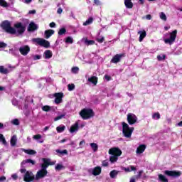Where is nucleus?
I'll return each mask as SVG.
<instances>
[{
  "label": "nucleus",
  "instance_id": "c9c22d12",
  "mask_svg": "<svg viewBox=\"0 0 182 182\" xmlns=\"http://www.w3.org/2000/svg\"><path fill=\"white\" fill-rule=\"evenodd\" d=\"M65 127L61 126V127H57L56 130L58 133H62L63 132H65Z\"/></svg>",
  "mask_w": 182,
  "mask_h": 182
},
{
  "label": "nucleus",
  "instance_id": "e2e57ef3",
  "mask_svg": "<svg viewBox=\"0 0 182 182\" xmlns=\"http://www.w3.org/2000/svg\"><path fill=\"white\" fill-rule=\"evenodd\" d=\"M39 59H41V55H35L34 56V60H38Z\"/></svg>",
  "mask_w": 182,
  "mask_h": 182
},
{
  "label": "nucleus",
  "instance_id": "8fccbe9b",
  "mask_svg": "<svg viewBox=\"0 0 182 182\" xmlns=\"http://www.w3.org/2000/svg\"><path fill=\"white\" fill-rule=\"evenodd\" d=\"M109 166V161H102V166L103 167H107Z\"/></svg>",
  "mask_w": 182,
  "mask_h": 182
},
{
  "label": "nucleus",
  "instance_id": "7c9ffc66",
  "mask_svg": "<svg viewBox=\"0 0 182 182\" xmlns=\"http://www.w3.org/2000/svg\"><path fill=\"white\" fill-rule=\"evenodd\" d=\"M123 170H124V171H126L127 173H130V171H134V170H136V167L133 166H129L127 168H124Z\"/></svg>",
  "mask_w": 182,
  "mask_h": 182
},
{
  "label": "nucleus",
  "instance_id": "c03bdc74",
  "mask_svg": "<svg viewBox=\"0 0 182 182\" xmlns=\"http://www.w3.org/2000/svg\"><path fill=\"white\" fill-rule=\"evenodd\" d=\"M68 90L72 92L75 89V84H69L68 85Z\"/></svg>",
  "mask_w": 182,
  "mask_h": 182
},
{
  "label": "nucleus",
  "instance_id": "423d86ee",
  "mask_svg": "<svg viewBox=\"0 0 182 182\" xmlns=\"http://www.w3.org/2000/svg\"><path fill=\"white\" fill-rule=\"evenodd\" d=\"M21 173H26L23 177V180L26 182H31L33 181L35 176H33V173L29 171H26V169L25 168H21L20 170Z\"/></svg>",
  "mask_w": 182,
  "mask_h": 182
},
{
  "label": "nucleus",
  "instance_id": "79ce46f5",
  "mask_svg": "<svg viewBox=\"0 0 182 182\" xmlns=\"http://www.w3.org/2000/svg\"><path fill=\"white\" fill-rule=\"evenodd\" d=\"M63 168H65V167L63 166V165L62 164H57L55 167V169L57 170V171H60L62 170Z\"/></svg>",
  "mask_w": 182,
  "mask_h": 182
},
{
  "label": "nucleus",
  "instance_id": "58836bf2",
  "mask_svg": "<svg viewBox=\"0 0 182 182\" xmlns=\"http://www.w3.org/2000/svg\"><path fill=\"white\" fill-rule=\"evenodd\" d=\"M71 72H72V73H74L75 75H76L77 73H79V68L78 67L72 68Z\"/></svg>",
  "mask_w": 182,
  "mask_h": 182
},
{
  "label": "nucleus",
  "instance_id": "1a4fd4ad",
  "mask_svg": "<svg viewBox=\"0 0 182 182\" xmlns=\"http://www.w3.org/2000/svg\"><path fill=\"white\" fill-rule=\"evenodd\" d=\"M1 26L3 29L6 31V32H8V33H12L14 32L13 28L11 27V23H9V21H8L3 22Z\"/></svg>",
  "mask_w": 182,
  "mask_h": 182
},
{
  "label": "nucleus",
  "instance_id": "603ef678",
  "mask_svg": "<svg viewBox=\"0 0 182 182\" xmlns=\"http://www.w3.org/2000/svg\"><path fill=\"white\" fill-rule=\"evenodd\" d=\"M60 119H63V115H60L58 117H56L55 119H54V121L55 122H58V120H60Z\"/></svg>",
  "mask_w": 182,
  "mask_h": 182
},
{
  "label": "nucleus",
  "instance_id": "9d476101",
  "mask_svg": "<svg viewBox=\"0 0 182 182\" xmlns=\"http://www.w3.org/2000/svg\"><path fill=\"white\" fill-rule=\"evenodd\" d=\"M127 122L129 124H134L137 122V117L134 114L129 113L127 114Z\"/></svg>",
  "mask_w": 182,
  "mask_h": 182
},
{
  "label": "nucleus",
  "instance_id": "b1692460",
  "mask_svg": "<svg viewBox=\"0 0 182 182\" xmlns=\"http://www.w3.org/2000/svg\"><path fill=\"white\" fill-rule=\"evenodd\" d=\"M53 53L50 50H47L44 52V58L45 59H50L52 58Z\"/></svg>",
  "mask_w": 182,
  "mask_h": 182
},
{
  "label": "nucleus",
  "instance_id": "4468645a",
  "mask_svg": "<svg viewBox=\"0 0 182 182\" xmlns=\"http://www.w3.org/2000/svg\"><path fill=\"white\" fill-rule=\"evenodd\" d=\"M122 58H123V54H117L112 58L111 62L112 63H119Z\"/></svg>",
  "mask_w": 182,
  "mask_h": 182
},
{
  "label": "nucleus",
  "instance_id": "09e8293b",
  "mask_svg": "<svg viewBox=\"0 0 182 182\" xmlns=\"http://www.w3.org/2000/svg\"><path fill=\"white\" fill-rule=\"evenodd\" d=\"M11 123L16 126H18L19 124V120H18V119H15L11 121Z\"/></svg>",
  "mask_w": 182,
  "mask_h": 182
},
{
  "label": "nucleus",
  "instance_id": "aec40b11",
  "mask_svg": "<svg viewBox=\"0 0 182 182\" xmlns=\"http://www.w3.org/2000/svg\"><path fill=\"white\" fill-rule=\"evenodd\" d=\"M18 141V138H16V135H14L11 138L10 144L12 147H15L16 146V142Z\"/></svg>",
  "mask_w": 182,
  "mask_h": 182
},
{
  "label": "nucleus",
  "instance_id": "6e6552de",
  "mask_svg": "<svg viewBox=\"0 0 182 182\" xmlns=\"http://www.w3.org/2000/svg\"><path fill=\"white\" fill-rule=\"evenodd\" d=\"M176 38H177V30H175L170 33V38H165L164 40L165 43H168V45H173L176 41Z\"/></svg>",
  "mask_w": 182,
  "mask_h": 182
},
{
  "label": "nucleus",
  "instance_id": "5fc2aeb1",
  "mask_svg": "<svg viewBox=\"0 0 182 182\" xmlns=\"http://www.w3.org/2000/svg\"><path fill=\"white\" fill-rule=\"evenodd\" d=\"M6 43L4 42H0V48H6Z\"/></svg>",
  "mask_w": 182,
  "mask_h": 182
},
{
  "label": "nucleus",
  "instance_id": "dca6fc26",
  "mask_svg": "<svg viewBox=\"0 0 182 182\" xmlns=\"http://www.w3.org/2000/svg\"><path fill=\"white\" fill-rule=\"evenodd\" d=\"M144 150H146L145 145H139L136 149V154H141V153H144Z\"/></svg>",
  "mask_w": 182,
  "mask_h": 182
},
{
  "label": "nucleus",
  "instance_id": "c85d7f7f",
  "mask_svg": "<svg viewBox=\"0 0 182 182\" xmlns=\"http://www.w3.org/2000/svg\"><path fill=\"white\" fill-rule=\"evenodd\" d=\"M55 151L58 154V156H65L68 154V150H60V149H56Z\"/></svg>",
  "mask_w": 182,
  "mask_h": 182
},
{
  "label": "nucleus",
  "instance_id": "052dcab7",
  "mask_svg": "<svg viewBox=\"0 0 182 182\" xmlns=\"http://www.w3.org/2000/svg\"><path fill=\"white\" fill-rule=\"evenodd\" d=\"M28 14H29L30 15L36 14V10L29 11H28Z\"/></svg>",
  "mask_w": 182,
  "mask_h": 182
},
{
  "label": "nucleus",
  "instance_id": "680f3d73",
  "mask_svg": "<svg viewBox=\"0 0 182 182\" xmlns=\"http://www.w3.org/2000/svg\"><path fill=\"white\" fill-rule=\"evenodd\" d=\"M12 103H13L14 106H16V105H18V101L16 100H14L12 101Z\"/></svg>",
  "mask_w": 182,
  "mask_h": 182
},
{
  "label": "nucleus",
  "instance_id": "f03ea898",
  "mask_svg": "<svg viewBox=\"0 0 182 182\" xmlns=\"http://www.w3.org/2000/svg\"><path fill=\"white\" fill-rule=\"evenodd\" d=\"M109 154H110L109 161L111 163H116L119 157L122 156V150L119 148H112L109 150Z\"/></svg>",
  "mask_w": 182,
  "mask_h": 182
},
{
  "label": "nucleus",
  "instance_id": "49530a36",
  "mask_svg": "<svg viewBox=\"0 0 182 182\" xmlns=\"http://www.w3.org/2000/svg\"><path fill=\"white\" fill-rule=\"evenodd\" d=\"M157 59L158 60H164V59H166V55H158Z\"/></svg>",
  "mask_w": 182,
  "mask_h": 182
},
{
  "label": "nucleus",
  "instance_id": "2f4dec72",
  "mask_svg": "<svg viewBox=\"0 0 182 182\" xmlns=\"http://www.w3.org/2000/svg\"><path fill=\"white\" fill-rule=\"evenodd\" d=\"M159 18L160 19H161V21H164L165 22L166 21H167V16H166V14H164V12L159 13Z\"/></svg>",
  "mask_w": 182,
  "mask_h": 182
},
{
  "label": "nucleus",
  "instance_id": "f257e3e1",
  "mask_svg": "<svg viewBox=\"0 0 182 182\" xmlns=\"http://www.w3.org/2000/svg\"><path fill=\"white\" fill-rule=\"evenodd\" d=\"M43 164L41 165V170H39L36 175V180H41V178H43L48 174V171L46 168L49 167V166H55L56 164V161H52L50 159H43Z\"/></svg>",
  "mask_w": 182,
  "mask_h": 182
},
{
  "label": "nucleus",
  "instance_id": "338daca9",
  "mask_svg": "<svg viewBox=\"0 0 182 182\" xmlns=\"http://www.w3.org/2000/svg\"><path fill=\"white\" fill-rule=\"evenodd\" d=\"M105 77L106 80H107L108 82L111 79L110 76H109V75H105Z\"/></svg>",
  "mask_w": 182,
  "mask_h": 182
},
{
  "label": "nucleus",
  "instance_id": "4be33fe9",
  "mask_svg": "<svg viewBox=\"0 0 182 182\" xmlns=\"http://www.w3.org/2000/svg\"><path fill=\"white\" fill-rule=\"evenodd\" d=\"M45 36H46V39H49V38L53 35V33H55V31L53 30H47L45 31Z\"/></svg>",
  "mask_w": 182,
  "mask_h": 182
},
{
  "label": "nucleus",
  "instance_id": "bf43d9fd",
  "mask_svg": "<svg viewBox=\"0 0 182 182\" xmlns=\"http://www.w3.org/2000/svg\"><path fill=\"white\" fill-rule=\"evenodd\" d=\"M86 141L85 140H82L80 142V147H82L83 144H85Z\"/></svg>",
  "mask_w": 182,
  "mask_h": 182
},
{
  "label": "nucleus",
  "instance_id": "20e7f679",
  "mask_svg": "<svg viewBox=\"0 0 182 182\" xmlns=\"http://www.w3.org/2000/svg\"><path fill=\"white\" fill-rule=\"evenodd\" d=\"M25 25L22 24V23H16L14 24V28H13L11 35H22V33L25 32Z\"/></svg>",
  "mask_w": 182,
  "mask_h": 182
},
{
  "label": "nucleus",
  "instance_id": "a878e982",
  "mask_svg": "<svg viewBox=\"0 0 182 182\" xmlns=\"http://www.w3.org/2000/svg\"><path fill=\"white\" fill-rule=\"evenodd\" d=\"M90 146L94 153H96V151H97V150L99 149V146L96 143H90Z\"/></svg>",
  "mask_w": 182,
  "mask_h": 182
},
{
  "label": "nucleus",
  "instance_id": "4c0bfd02",
  "mask_svg": "<svg viewBox=\"0 0 182 182\" xmlns=\"http://www.w3.org/2000/svg\"><path fill=\"white\" fill-rule=\"evenodd\" d=\"M85 45H95V41L93 40H84Z\"/></svg>",
  "mask_w": 182,
  "mask_h": 182
},
{
  "label": "nucleus",
  "instance_id": "e433bc0d",
  "mask_svg": "<svg viewBox=\"0 0 182 182\" xmlns=\"http://www.w3.org/2000/svg\"><path fill=\"white\" fill-rule=\"evenodd\" d=\"M0 73L6 75V73H8V69L4 68V66H0Z\"/></svg>",
  "mask_w": 182,
  "mask_h": 182
},
{
  "label": "nucleus",
  "instance_id": "f704fd0d",
  "mask_svg": "<svg viewBox=\"0 0 182 182\" xmlns=\"http://www.w3.org/2000/svg\"><path fill=\"white\" fill-rule=\"evenodd\" d=\"M0 141L4 145L6 146V140H5V137L4 136L3 134H0Z\"/></svg>",
  "mask_w": 182,
  "mask_h": 182
},
{
  "label": "nucleus",
  "instance_id": "393cba45",
  "mask_svg": "<svg viewBox=\"0 0 182 182\" xmlns=\"http://www.w3.org/2000/svg\"><path fill=\"white\" fill-rule=\"evenodd\" d=\"M88 82H90L91 83H92V85L96 86V85H97V77L92 76V77L88 78Z\"/></svg>",
  "mask_w": 182,
  "mask_h": 182
},
{
  "label": "nucleus",
  "instance_id": "de8ad7c7",
  "mask_svg": "<svg viewBox=\"0 0 182 182\" xmlns=\"http://www.w3.org/2000/svg\"><path fill=\"white\" fill-rule=\"evenodd\" d=\"M66 33V29L65 28H60L58 31V35H64V33Z\"/></svg>",
  "mask_w": 182,
  "mask_h": 182
},
{
  "label": "nucleus",
  "instance_id": "3c124183",
  "mask_svg": "<svg viewBox=\"0 0 182 182\" xmlns=\"http://www.w3.org/2000/svg\"><path fill=\"white\" fill-rule=\"evenodd\" d=\"M97 41L100 43H102L103 42V41H105V38L104 37H99V38H97Z\"/></svg>",
  "mask_w": 182,
  "mask_h": 182
},
{
  "label": "nucleus",
  "instance_id": "cd10ccee",
  "mask_svg": "<svg viewBox=\"0 0 182 182\" xmlns=\"http://www.w3.org/2000/svg\"><path fill=\"white\" fill-rule=\"evenodd\" d=\"M30 163L31 164H32V166H34L35 164V161L32 160V159H26L24 160L21 162V166H25V164Z\"/></svg>",
  "mask_w": 182,
  "mask_h": 182
},
{
  "label": "nucleus",
  "instance_id": "39448f33",
  "mask_svg": "<svg viewBox=\"0 0 182 182\" xmlns=\"http://www.w3.org/2000/svg\"><path fill=\"white\" fill-rule=\"evenodd\" d=\"M134 130V128L129 127V124H127L125 122H122V133L124 137H127V139H130V137H132V134H133Z\"/></svg>",
  "mask_w": 182,
  "mask_h": 182
},
{
  "label": "nucleus",
  "instance_id": "9b49d317",
  "mask_svg": "<svg viewBox=\"0 0 182 182\" xmlns=\"http://www.w3.org/2000/svg\"><path fill=\"white\" fill-rule=\"evenodd\" d=\"M19 52L23 56H26L31 52V48L28 46H23L20 47Z\"/></svg>",
  "mask_w": 182,
  "mask_h": 182
},
{
  "label": "nucleus",
  "instance_id": "13d9d810",
  "mask_svg": "<svg viewBox=\"0 0 182 182\" xmlns=\"http://www.w3.org/2000/svg\"><path fill=\"white\" fill-rule=\"evenodd\" d=\"M11 177L14 180H16V178H18V175L16 173H14L11 176Z\"/></svg>",
  "mask_w": 182,
  "mask_h": 182
},
{
  "label": "nucleus",
  "instance_id": "6ab92c4d",
  "mask_svg": "<svg viewBox=\"0 0 182 182\" xmlns=\"http://www.w3.org/2000/svg\"><path fill=\"white\" fill-rule=\"evenodd\" d=\"M100 173H102V168H100V166H97L94 168L92 170L93 176H99Z\"/></svg>",
  "mask_w": 182,
  "mask_h": 182
},
{
  "label": "nucleus",
  "instance_id": "72a5a7b5",
  "mask_svg": "<svg viewBox=\"0 0 182 182\" xmlns=\"http://www.w3.org/2000/svg\"><path fill=\"white\" fill-rule=\"evenodd\" d=\"M152 119L154 120H159L160 119V113L159 112H155L152 114Z\"/></svg>",
  "mask_w": 182,
  "mask_h": 182
},
{
  "label": "nucleus",
  "instance_id": "a18cd8bd",
  "mask_svg": "<svg viewBox=\"0 0 182 182\" xmlns=\"http://www.w3.org/2000/svg\"><path fill=\"white\" fill-rule=\"evenodd\" d=\"M66 43H73V38L68 37L65 40Z\"/></svg>",
  "mask_w": 182,
  "mask_h": 182
},
{
  "label": "nucleus",
  "instance_id": "774afa93",
  "mask_svg": "<svg viewBox=\"0 0 182 182\" xmlns=\"http://www.w3.org/2000/svg\"><path fill=\"white\" fill-rule=\"evenodd\" d=\"M95 4L96 5H100V1H99V0H95Z\"/></svg>",
  "mask_w": 182,
  "mask_h": 182
},
{
  "label": "nucleus",
  "instance_id": "37998d69",
  "mask_svg": "<svg viewBox=\"0 0 182 182\" xmlns=\"http://www.w3.org/2000/svg\"><path fill=\"white\" fill-rule=\"evenodd\" d=\"M42 110L43 112H49V110H50V107L48 105L43 106Z\"/></svg>",
  "mask_w": 182,
  "mask_h": 182
},
{
  "label": "nucleus",
  "instance_id": "c756f323",
  "mask_svg": "<svg viewBox=\"0 0 182 182\" xmlns=\"http://www.w3.org/2000/svg\"><path fill=\"white\" fill-rule=\"evenodd\" d=\"M117 174H119V171L113 170L109 173V176L111 178H116V177H117Z\"/></svg>",
  "mask_w": 182,
  "mask_h": 182
},
{
  "label": "nucleus",
  "instance_id": "6e6d98bb",
  "mask_svg": "<svg viewBox=\"0 0 182 182\" xmlns=\"http://www.w3.org/2000/svg\"><path fill=\"white\" fill-rule=\"evenodd\" d=\"M55 26H56V23H55V22H51L50 23V28H55Z\"/></svg>",
  "mask_w": 182,
  "mask_h": 182
},
{
  "label": "nucleus",
  "instance_id": "a211bd4d",
  "mask_svg": "<svg viewBox=\"0 0 182 182\" xmlns=\"http://www.w3.org/2000/svg\"><path fill=\"white\" fill-rule=\"evenodd\" d=\"M36 29H38V26L35 24V23L31 22L28 26V31L29 32H32L33 31H36Z\"/></svg>",
  "mask_w": 182,
  "mask_h": 182
},
{
  "label": "nucleus",
  "instance_id": "2eb2a0df",
  "mask_svg": "<svg viewBox=\"0 0 182 182\" xmlns=\"http://www.w3.org/2000/svg\"><path fill=\"white\" fill-rule=\"evenodd\" d=\"M77 130H79V123L75 122L70 127L69 132L70 133H75L76 132H77Z\"/></svg>",
  "mask_w": 182,
  "mask_h": 182
},
{
  "label": "nucleus",
  "instance_id": "0e129e2a",
  "mask_svg": "<svg viewBox=\"0 0 182 182\" xmlns=\"http://www.w3.org/2000/svg\"><path fill=\"white\" fill-rule=\"evenodd\" d=\"M62 12H63V10L61 8H59L57 11L58 14H62Z\"/></svg>",
  "mask_w": 182,
  "mask_h": 182
},
{
  "label": "nucleus",
  "instance_id": "ea45409f",
  "mask_svg": "<svg viewBox=\"0 0 182 182\" xmlns=\"http://www.w3.org/2000/svg\"><path fill=\"white\" fill-rule=\"evenodd\" d=\"M0 6L6 8L8 7V3L5 0H0Z\"/></svg>",
  "mask_w": 182,
  "mask_h": 182
},
{
  "label": "nucleus",
  "instance_id": "0eeeda50",
  "mask_svg": "<svg viewBox=\"0 0 182 182\" xmlns=\"http://www.w3.org/2000/svg\"><path fill=\"white\" fill-rule=\"evenodd\" d=\"M32 42L38 43V45H40V46H43V48H49V46H50L49 41L41 38H33Z\"/></svg>",
  "mask_w": 182,
  "mask_h": 182
},
{
  "label": "nucleus",
  "instance_id": "f8f14e48",
  "mask_svg": "<svg viewBox=\"0 0 182 182\" xmlns=\"http://www.w3.org/2000/svg\"><path fill=\"white\" fill-rule=\"evenodd\" d=\"M165 174L170 177H180V176H181V172L176 171H165Z\"/></svg>",
  "mask_w": 182,
  "mask_h": 182
},
{
  "label": "nucleus",
  "instance_id": "473e14b6",
  "mask_svg": "<svg viewBox=\"0 0 182 182\" xmlns=\"http://www.w3.org/2000/svg\"><path fill=\"white\" fill-rule=\"evenodd\" d=\"M92 22L93 18L90 17L85 22L83 23V25L84 26H87V25H90V23H92Z\"/></svg>",
  "mask_w": 182,
  "mask_h": 182
},
{
  "label": "nucleus",
  "instance_id": "bb28decb",
  "mask_svg": "<svg viewBox=\"0 0 182 182\" xmlns=\"http://www.w3.org/2000/svg\"><path fill=\"white\" fill-rule=\"evenodd\" d=\"M24 153H26V154H29L31 156H33V154H36V151L33 150V149H22Z\"/></svg>",
  "mask_w": 182,
  "mask_h": 182
},
{
  "label": "nucleus",
  "instance_id": "5701e85b",
  "mask_svg": "<svg viewBox=\"0 0 182 182\" xmlns=\"http://www.w3.org/2000/svg\"><path fill=\"white\" fill-rule=\"evenodd\" d=\"M124 5L128 9L133 8V2H132V0H124Z\"/></svg>",
  "mask_w": 182,
  "mask_h": 182
},
{
  "label": "nucleus",
  "instance_id": "7ed1b4c3",
  "mask_svg": "<svg viewBox=\"0 0 182 182\" xmlns=\"http://www.w3.org/2000/svg\"><path fill=\"white\" fill-rule=\"evenodd\" d=\"M80 116H81L82 119L84 120H87L95 116V112L93 109L90 108H84L80 112Z\"/></svg>",
  "mask_w": 182,
  "mask_h": 182
},
{
  "label": "nucleus",
  "instance_id": "ddd939ff",
  "mask_svg": "<svg viewBox=\"0 0 182 182\" xmlns=\"http://www.w3.org/2000/svg\"><path fill=\"white\" fill-rule=\"evenodd\" d=\"M54 97H55V103H56V105H59V103H62V97H63V93H55L54 94Z\"/></svg>",
  "mask_w": 182,
  "mask_h": 182
},
{
  "label": "nucleus",
  "instance_id": "864d4df0",
  "mask_svg": "<svg viewBox=\"0 0 182 182\" xmlns=\"http://www.w3.org/2000/svg\"><path fill=\"white\" fill-rule=\"evenodd\" d=\"M21 1L24 4H31V2H32V0H21Z\"/></svg>",
  "mask_w": 182,
  "mask_h": 182
},
{
  "label": "nucleus",
  "instance_id": "69168bd1",
  "mask_svg": "<svg viewBox=\"0 0 182 182\" xmlns=\"http://www.w3.org/2000/svg\"><path fill=\"white\" fill-rule=\"evenodd\" d=\"M146 19H148L149 21H150V19H151V15L148 14V15L146 16Z\"/></svg>",
  "mask_w": 182,
  "mask_h": 182
},
{
  "label": "nucleus",
  "instance_id": "4d7b16f0",
  "mask_svg": "<svg viewBox=\"0 0 182 182\" xmlns=\"http://www.w3.org/2000/svg\"><path fill=\"white\" fill-rule=\"evenodd\" d=\"M6 180V178L5 176H1L0 177V182H4Z\"/></svg>",
  "mask_w": 182,
  "mask_h": 182
},
{
  "label": "nucleus",
  "instance_id": "412c9836",
  "mask_svg": "<svg viewBox=\"0 0 182 182\" xmlns=\"http://www.w3.org/2000/svg\"><path fill=\"white\" fill-rule=\"evenodd\" d=\"M33 140H36L38 143H43L44 140L42 139V135L41 134H36L33 136Z\"/></svg>",
  "mask_w": 182,
  "mask_h": 182
},
{
  "label": "nucleus",
  "instance_id": "a19ab883",
  "mask_svg": "<svg viewBox=\"0 0 182 182\" xmlns=\"http://www.w3.org/2000/svg\"><path fill=\"white\" fill-rule=\"evenodd\" d=\"M159 180H160L161 181H164V182H167V181H168L166 178V176H163V175H161V174L159 175Z\"/></svg>",
  "mask_w": 182,
  "mask_h": 182
},
{
  "label": "nucleus",
  "instance_id": "f3484780",
  "mask_svg": "<svg viewBox=\"0 0 182 182\" xmlns=\"http://www.w3.org/2000/svg\"><path fill=\"white\" fill-rule=\"evenodd\" d=\"M138 35H139V42H143V39H144L147 33H146V31L143 30L138 31Z\"/></svg>",
  "mask_w": 182,
  "mask_h": 182
}]
</instances>
